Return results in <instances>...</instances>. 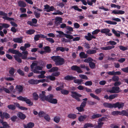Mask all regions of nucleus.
I'll return each mask as SVG.
<instances>
[{
    "instance_id": "34",
    "label": "nucleus",
    "mask_w": 128,
    "mask_h": 128,
    "mask_svg": "<svg viewBox=\"0 0 128 128\" xmlns=\"http://www.w3.org/2000/svg\"><path fill=\"white\" fill-rule=\"evenodd\" d=\"M70 8V9L73 8L75 10L78 11L79 12H81L82 10V9L78 8V6H72Z\"/></svg>"
},
{
    "instance_id": "33",
    "label": "nucleus",
    "mask_w": 128,
    "mask_h": 128,
    "mask_svg": "<svg viewBox=\"0 0 128 128\" xmlns=\"http://www.w3.org/2000/svg\"><path fill=\"white\" fill-rule=\"evenodd\" d=\"M34 123L32 122L29 123L27 124V126H24V128H32L34 126Z\"/></svg>"
},
{
    "instance_id": "8",
    "label": "nucleus",
    "mask_w": 128,
    "mask_h": 128,
    "mask_svg": "<svg viewBox=\"0 0 128 128\" xmlns=\"http://www.w3.org/2000/svg\"><path fill=\"white\" fill-rule=\"evenodd\" d=\"M71 96L73 98H74L78 101H80V98H78L82 96V95L76 92H71Z\"/></svg>"
},
{
    "instance_id": "50",
    "label": "nucleus",
    "mask_w": 128,
    "mask_h": 128,
    "mask_svg": "<svg viewBox=\"0 0 128 128\" xmlns=\"http://www.w3.org/2000/svg\"><path fill=\"white\" fill-rule=\"evenodd\" d=\"M112 79L114 81L116 82L119 80V78L118 76H115L112 77Z\"/></svg>"
},
{
    "instance_id": "44",
    "label": "nucleus",
    "mask_w": 128,
    "mask_h": 128,
    "mask_svg": "<svg viewBox=\"0 0 128 128\" xmlns=\"http://www.w3.org/2000/svg\"><path fill=\"white\" fill-rule=\"evenodd\" d=\"M117 96L118 95L117 94H114L110 95L109 96V100H111L112 99L117 97Z\"/></svg>"
},
{
    "instance_id": "35",
    "label": "nucleus",
    "mask_w": 128,
    "mask_h": 128,
    "mask_svg": "<svg viewBox=\"0 0 128 128\" xmlns=\"http://www.w3.org/2000/svg\"><path fill=\"white\" fill-rule=\"evenodd\" d=\"M68 117L70 118L74 119L76 118V115L74 114H70L68 115Z\"/></svg>"
},
{
    "instance_id": "22",
    "label": "nucleus",
    "mask_w": 128,
    "mask_h": 128,
    "mask_svg": "<svg viewBox=\"0 0 128 128\" xmlns=\"http://www.w3.org/2000/svg\"><path fill=\"white\" fill-rule=\"evenodd\" d=\"M87 117V116L86 115H84L83 116L81 115L78 117V120L80 122H83L84 120Z\"/></svg>"
},
{
    "instance_id": "64",
    "label": "nucleus",
    "mask_w": 128,
    "mask_h": 128,
    "mask_svg": "<svg viewBox=\"0 0 128 128\" xmlns=\"http://www.w3.org/2000/svg\"><path fill=\"white\" fill-rule=\"evenodd\" d=\"M92 59L90 57H89L85 59L84 60V62H88L90 61H92Z\"/></svg>"
},
{
    "instance_id": "46",
    "label": "nucleus",
    "mask_w": 128,
    "mask_h": 128,
    "mask_svg": "<svg viewBox=\"0 0 128 128\" xmlns=\"http://www.w3.org/2000/svg\"><path fill=\"white\" fill-rule=\"evenodd\" d=\"M35 32V30H30L26 31V32L27 34H33Z\"/></svg>"
},
{
    "instance_id": "29",
    "label": "nucleus",
    "mask_w": 128,
    "mask_h": 128,
    "mask_svg": "<svg viewBox=\"0 0 128 128\" xmlns=\"http://www.w3.org/2000/svg\"><path fill=\"white\" fill-rule=\"evenodd\" d=\"M22 53L23 55L22 54V58L23 59H26L27 58L28 55V52L27 51H23L22 52Z\"/></svg>"
},
{
    "instance_id": "7",
    "label": "nucleus",
    "mask_w": 128,
    "mask_h": 128,
    "mask_svg": "<svg viewBox=\"0 0 128 128\" xmlns=\"http://www.w3.org/2000/svg\"><path fill=\"white\" fill-rule=\"evenodd\" d=\"M120 88L118 86H113L112 87L111 90H108V92H109L112 93H116L120 92Z\"/></svg>"
},
{
    "instance_id": "9",
    "label": "nucleus",
    "mask_w": 128,
    "mask_h": 128,
    "mask_svg": "<svg viewBox=\"0 0 128 128\" xmlns=\"http://www.w3.org/2000/svg\"><path fill=\"white\" fill-rule=\"evenodd\" d=\"M110 30L107 28L103 29L101 30L100 32L102 33L105 34L106 35L108 36H110L112 35V34L109 32Z\"/></svg>"
},
{
    "instance_id": "39",
    "label": "nucleus",
    "mask_w": 128,
    "mask_h": 128,
    "mask_svg": "<svg viewBox=\"0 0 128 128\" xmlns=\"http://www.w3.org/2000/svg\"><path fill=\"white\" fill-rule=\"evenodd\" d=\"M34 14L36 18H38L40 16V14L39 11H34Z\"/></svg>"
},
{
    "instance_id": "20",
    "label": "nucleus",
    "mask_w": 128,
    "mask_h": 128,
    "mask_svg": "<svg viewBox=\"0 0 128 128\" xmlns=\"http://www.w3.org/2000/svg\"><path fill=\"white\" fill-rule=\"evenodd\" d=\"M18 6L20 7L24 8L26 6V3L21 0H20L18 2Z\"/></svg>"
},
{
    "instance_id": "12",
    "label": "nucleus",
    "mask_w": 128,
    "mask_h": 128,
    "mask_svg": "<svg viewBox=\"0 0 128 128\" xmlns=\"http://www.w3.org/2000/svg\"><path fill=\"white\" fill-rule=\"evenodd\" d=\"M71 69L72 70L76 71L77 72L79 73H81L82 72L80 67L76 65L73 66H72Z\"/></svg>"
},
{
    "instance_id": "36",
    "label": "nucleus",
    "mask_w": 128,
    "mask_h": 128,
    "mask_svg": "<svg viewBox=\"0 0 128 128\" xmlns=\"http://www.w3.org/2000/svg\"><path fill=\"white\" fill-rule=\"evenodd\" d=\"M74 83L78 84H82L83 82V80L82 79H76L74 80Z\"/></svg>"
},
{
    "instance_id": "37",
    "label": "nucleus",
    "mask_w": 128,
    "mask_h": 128,
    "mask_svg": "<svg viewBox=\"0 0 128 128\" xmlns=\"http://www.w3.org/2000/svg\"><path fill=\"white\" fill-rule=\"evenodd\" d=\"M32 97L34 100H37L38 99L39 97L38 94L34 92L32 94Z\"/></svg>"
},
{
    "instance_id": "10",
    "label": "nucleus",
    "mask_w": 128,
    "mask_h": 128,
    "mask_svg": "<svg viewBox=\"0 0 128 128\" xmlns=\"http://www.w3.org/2000/svg\"><path fill=\"white\" fill-rule=\"evenodd\" d=\"M114 108H122L124 106V103L118 102L113 104Z\"/></svg>"
},
{
    "instance_id": "40",
    "label": "nucleus",
    "mask_w": 128,
    "mask_h": 128,
    "mask_svg": "<svg viewBox=\"0 0 128 128\" xmlns=\"http://www.w3.org/2000/svg\"><path fill=\"white\" fill-rule=\"evenodd\" d=\"M104 22L107 23L108 24H116L117 23L116 22H112L110 20H105Z\"/></svg>"
},
{
    "instance_id": "59",
    "label": "nucleus",
    "mask_w": 128,
    "mask_h": 128,
    "mask_svg": "<svg viewBox=\"0 0 128 128\" xmlns=\"http://www.w3.org/2000/svg\"><path fill=\"white\" fill-rule=\"evenodd\" d=\"M79 76L80 78L83 79L87 80L88 79V78L87 76H86L84 74H80L79 75Z\"/></svg>"
},
{
    "instance_id": "2",
    "label": "nucleus",
    "mask_w": 128,
    "mask_h": 128,
    "mask_svg": "<svg viewBox=\"0 0 128 128\" xmlns=\"http://www.w3.org/2000/svg\"><path fill=\"white\" fill-rule=\"evenodd\" d=\"M32 71L34 73L38 74L40 73V71L38 70H41L42 69V67L38 66L37 64L35 63H32L30 65Z\"/></svg>"
},
{
    "instance_id": "16",
    "label": "nucleus",
    "mask_w": 128,
    "mask_h": 128,
    "mask_svg": "<svg viewBox=\"0 0 128 128\" xmlns=\"http://www.w3.org/2000/svg\"><path fill=\"white\" fill-rule=\"evenodd\" d=\"M0 122L3 126H0V128H8L10 127L7 123L6 122L3 121L2 120H0Z\"/></svg>"
},
{
    "instance_id": "32",
    "label": "nucleus",
    "mask_w": 128,
    "mask_h": 128,
    "mask_svg": "<svg viewBox=\"0 0 128 128\" xmlns=\"http://www.w3.org/2000/svg\"><path fill=\"white\" fill-rule=\"evenodd\" d=\"M16 89L17 91L20 92L22 91L23 88L21 86L17 85L16 87Z\"/></svg>"
},
{
    "instance_id": "47",
    "label": "nucleus",
    "mask_w": 128,
    "mask_h": 128,
    "mask_svg": "<svg viewBox=\"0 0 128 128\" xmlns=\"http://www.w3.org/2000/svg\"><path fill=\"white\" fill-rule=\"evenodd\" d=\"M60 120V117L57 116H55L54 119V121L56 123H58Z\"/></svg>"
},
{
    "instance_id": "15",
    "label": "nucleus",
    "mask_w": 128,
    "mask_h": 128,
    "mask_svg": "<svg viewBox=\"0 0 128 128\" xmlns=\"http://www.w3.org/2000/svg\"><path fill=\"white\" fill-rule=\"evenodd\" d=\"M0 116L2 119L4 118V117L6 118H9L10 117V115L8 114L6 112L2 113L0 111Z\"/></svg>"
},
{
    "instance_id": "56",
    "label": "nucleus",
    "mask_w": 128,
    "mask_h": 128,
    "mask_svg": "<svg viewBox=\"0 0 128 128\" xmlns=\"http://www.w3.org/2000/svg\"><path fill=\"white\" fill-rule=\"evenodd\" d=\"M14 57L15 58V60L17 61L18 62H22V60L20 57H17L16 55H14Z\"/></svg>"
},
{
    "instance_id": "63",
    "label": "nucleus",
    "mask_w": 128,
    "mask_h": 128,
    "mask_svg": "<svg viewBox=\"0 0 128 128\" xmlns=\"http://www.w3.org/2000/svg\"><path fill=\"white\" fill-rule=\"evenodd\" d=\"M89 66L91 68H94L95 66V64L93 62H90L89 63Z\"/></svg>"
},
{
    "instance_id": "45",
    "label": "nucleus",
    "mask_w": 128,
    "mask_h": 128,
    "mask_svg": "<svg viewBox=\"0 0 128 128\" xmlns=\"http://www.w3.org/2000/svg\"><path fill=\"white\" fill-rule=\"evenodd\" d=\"M56 51L60 50L62 52H64L65 51V49L62 47H58L56 48Z\"/></svg>"
},
{
    "instance_id": "11",
    "label": "nucleus",
    "mask_w": 128,
    "mask_h": 128,
    "mask_svg": "<svg viewBox=\"0 0 128 128\" xmlns=\"http://www.w3.org/2000/svg\"><path fill=\"white\" fill-rule=\"evenodd\" d=\"M45 92L42 91L39 95L40 98L43 100H46L47 101V99L48 97V95L47 96H45Z\"/></svg>"
},
{
    "instance_id": "62",
    "label": "nucleus",
    "mask_w": 128,
    "mask_h": 128,
    "mask_svg": "<svg viewBox=\"0 0 128 128\" xmlns=\"http://www.w3.org/2000/svg\"><path fill=\"white\" fill-rule=\"evenodd\" d=\"M46 40L52 43H54V40L52 38H46Z\"/></svg>"
},
{
    "instance_id": "14",
    "label": "nucleus",
    "mask_w": 128,
    "mask_h": 128,
    "mask_svg": "<svg viewBox=\"0 0 128 128\" xmlns=\"http://www.w3.org/2000/svg\"><path fill=\"white\" fill-rule=\"evenodd\" d=\"M44 9L46 10V11L47 12H50L53 11L54 9V7L53 6H50L48 5H46L44 6Z\"/></svg>"
},
{
    "instance_id": "25",
    "label": "nucleus",
    "mask_w": 128,
    "mask_h": 128,
    "mask_svg": "<svg viewBox=\"0 0 128 128\" xmlns=\"http://www.w3.org/2000/svg\"><path fill=\"white\" fill-rule=\"evenodd\" d=\"M64 79L67 80H72L76 79V78L72 76L67 75L64 77Z\"/></svg>"
},
{
    "instance_id": "41",
    "label": "nucleus",
    "mask_w": 128,
    "mask_h": 128,
    "mask_svg": "<svg viewBox=\"0 0 128 128\" xmlns=\"http://www.w3.org/2000/svg\"><path fill=\"white\" fill-rule=\"evenodd\" d=\"M101 114H94L91 116V118L95 119L98 118L102 116Z\"/></svg>"
},
{
    "instance_id": "27",
    "label": "nucleus",
    "mask_w": 128,
    "mask_h": 128,
    "mask_svg": "<svg viewBox=\"0 0 128 128\" xmlns=\"http://www.w3.org/2000/svg\"><path fill=\"white\" fill-rule=\"evenodd\" d=\"M28 82L30 84H38L37 80L31 79L28 81Z\"/></svg>"
},
{
    "instance_id": "54",
    "label": "nucleus",
    "mask_w": 128,
    "mask_h": 128,
    "mask_svg": "<svg viewBox=\"0 0 128 128\" xmlns=\"http://www.w3.org/2000/svg\"><path fill=\"white\" fill-rule=\"evenodd\" d=\"M46 52H50L51 50L50 47L48 46H46L44 49Z\"/></svg>"
},
{
    "instance_id": "28",
    "label": "nucleus",
    "mask_w": 128,
    "mask_h": 128,
    "mask_svg": "<svg viewBox=\"0 0 128 128\" xmlns=\"http://www.w3.org/2000/svg\"><path fill=\"white\" fill-rule=\"evenodd\" d=\"M79 56L80 58H86L88 56V55L86 54H85L84 52H81L79 54Z\"/></svg>"
},
{
    "instance_id": "48",
    "label": "nucleus",
    "mask_w": 128,
    "mask_h": 128,
    "mask_svg": "<svg viewBox=\"0 0 128 128\" xmlns=\"http://www.w3.org/2000/svg\"><path fill=\"white\" fill-rule=\"evenodd\" d=\"M9 74L11 76H12L14 73V69L13 68H10V70L9 71Z\"/></svg>"
},
{
    "instance_id": "4",
    "label": "nucleus",
    "mask_w": 128,
    "mask_h": 128,
    "mask_svg": "<svg viewBox=\"0 0 128 128\" xmlns=\"http://www.w3.org/2000/svg\"><path fill=\"white\" fill-rule=\"evenodd\" d=\"M17 98L18 100L25 102L27 104H28L29 106H32L33 104V102L31 101L30 100L26 97H23L22 96H20L17 97Z\"/></svg>"
},
{
    "instance_id": "3",
    "label": "nucleus",
    "mask_w": 128,
    "mask_h": 128,
    "mask_svg": "<svg viewBox=\"0 0 128 128\" xmlns=\"http://www.w3.org/2000/svg\"><path fill=\"white\" fill-rule=\"evenodd\" d=\"M56 32L60 34L64 35L67 38L70 39H72V41H78L80 39V37H76L73 38V37L72 35L64 34L63 32L62 31H56Z\"/></svg>"
},
{
    "instance_id": "18",
    "label": "nucleus",
    "mask_w": 128,
    "mask_h": 128,
    "mask_svg": "<svg viewBox=\"0 0 128 128\" xmlns=\"http://www.w3.org/2000/svg\"><path fill=\"white\" fill-rule=\"evenodd\" d=\"M22 37H21L19 38H14L13 40L15 42L19 43H21L23 42Z\"/></svg>"
},
{
    "instance_id": "30",
    "label": "nucleus",
    "mask_w": 128,
    "mask_h": 128,
    "mask_svg": "<svg viewBox=\"0 0 128 128\" xmlns=\"http://www.w3.org/2000/svg\"><path fill=\"white\" fill-rule=\"evenodd\" d=\"M83 100H84V101L81 104L80 106L84 108L86 106L88 99L86 98L83 99Z\"/></svg>"
},
{
    "instance_id": "53",
    "label": "nucleus",
    "mask_w": 128,
    "mask_h": 128,
    "mask_svg": "<svg viewBox=\"0 0 128 128\" xmlns=\"http://www.w3.org/2000/svg\"><path fill=\"white\" fill-rule=\"evenodd\" d=\"M61 93L63 94L66 95L68 94L69 92L68 90H67L63 89L61 90Z\"/></svg>"
},
{
    "instance_id": "57",
    "label": "nucleus",
    "mask_w": 128,
    "mask_h": 128,
    "mask_svg": "<svg viewBox=\"0 0 128 128\" xmlns=\"http://www.w3.org/2000/svg\"><path fill=\"white\" fill-rule=\"evenodd\" d=\"M8 108L12 110H14L16 108L15 106L14 105H10L8 106Z\"/></svg>"
},
{
    "instance_id": "6",
    "label": "nucleus",
    "mask_w": 128,
    "mask_h": 128,
    "mask_svg": "<svg viewBox=\"0 0 128 128\" xmlns=\"http://www.w3.org/2000/svg\"><path fill=\"white\" fill-rule=\"evenodd\" d=\"M104 118H102L98 119L97 121L98 124L97 125H94V128H101L104 124V123L102 122L104 120Z\"/></svg>"
},
{
    "instance_id": "49",
    "label": "nucleus",
    "mask_w": 128,
    "mask_h": 128,
    "mask_svg": "<svg viewBox=\"0 0 128 128\" xmlns=\"http://www.w3.org/2000/svg\"><path fill=\"white\" fill-rule=\"evenodd\" d=\"M46 78L48 79H50L51 80H54L55 79V78L52 75H51L48 76H46Z\"/></svg>"
},
{
    "instance_id": "23",
    "label": "nucleus",
    "mask_w": 128,
    "mask_h": 128,
    "mask_svg": "<svg viewBox=\"0 0 128 128\" xmlns=\"http://www.w3.org/2000/svg\"><path fill=\"white\" fill-rule=\"evenodd\" d=\"M114 47L115 46H109L105 47H101L100 49L102 50H110L114 48Z\"/></svg>"
},
{
    "instance_id": "58",
    "label": "nucleus",
    "mask_w": 128,
    "mask_h": 128,
    "mask_svg": "<svg viewBox=\"0 0 128 128\" xmlns=\"http://www.w3.org/2000/svg\"><path fill=\"white\" fill-rule=\"evenodd\" d=\"M58 68L57 67H54L50 70L49 72H53L56 71L58 70Z\"/></svg>"
},
{
    "instance_id": "21",
    "label": "nucleus",
    "mask_w": 128,
    "mask_h": 128,
    "mask_svg": "<svg viewBox=\"0 0 128 128\" xmlns=\"http://www.w3.org/2000/svg\"><path fill=\"white\" fill-rule=\"evenodd\" d=\"M98 50V49L97 48H96L95 50H88L86 51V53L87 54H96V50Z\"/></svg>"
},
{
    "instance_id": "55",
    "label": "nucleus",
    "mask_w": 128,
    "mask_h": 128,
    "mask_svg": "<svg viewBox=\"0 0 128 128\" xmlns=\"http://www.w3.org/2000/svg\"><path fill=\"white\" fill-rule=\"evenodd\" d=\"M52 14L54 15H62L63 14V13L62 12H61L58 10L56 11L55 12H54L52 13Z\"/></svg>"
},
{
    "instance_id": "38",
    "label": "nucleus",
    "mask_w": 128,
    "mask_h": 128,
    "mask_svg": "<svg viewBox=\"0 0 128 128\" xmlns=\"http://www.w3.org/2000/svg\"><path fill=\"white\" fill-rule=\"evenodd\" d=\"M17 52V50L13 48H9L8 50V52H10L13 54H15Z\"/></svg>"
},
{
    "instance_id": "61",
    "label": "nucleus",
    "mask_w": 128,
    "mask_h": 128,
    "mask_svg": "<svg viewBox=\"0 0 128 128\" xmlns=\"http://www.w3.org/2000/svg\"><path fill=\"white\" fill-rule=\"evenodd\" d=\"M120 112L118 111H114L112 113V114L113 115H116L118 114L120 115Z\"/></svg>"
},
{
    "instance_id": "19",
    "label": "nucleus",
    "mask_w": 128,
    "mask_h": 128,
    "mask_svg": "<svg viewBox=\"0 0 128 128\" xmlns=\"http://www.w3.org/2000/svg\"><path fill=\"white\" fill-rule=\"evenodd\" d=\"M0 30H2L3 28H9L10 25L6 23H0Z\"/></svg>"
},
{
    "instance_id": "60",
    "label": "nucleus",
    "mask_w": 128,
    "mask_h": 128,
    "mask_svg": "<svg viewBox=\"0 0 128 128\" xmlns=\"http://www.w3.org/2000/svg\"><path fill=\"white\" fill-rule=\"evenodd\" d=\"M45 82H47L48 81L47 80H46L45 79H42L40 80H37L38 84H39L40 82L43 83Z\"/></svg>"
},
{
    "instance_id": "1",
    "label": "nucleus",
    "mask_w": 128,
    "mask_h": 128,
    "mask_svg": "<svg viewBox=\"0 0 128 128\" xmlns=\"http://www.w3.org/2000/svg\"><path fill=\"white\" fill-rule=\"evenodd\" d=\"M51 58L55 62L56 64L57 65H61L64 64V59L59 56H54L51 57Z\"/></svg>"
},
{
    "instance_id": "26",
    "label": "nucleus",
    "mask_w": 128,
    "mask_h": 128,
    "mask_svg": "<svg viewBox=\"0 0 128 128\" xmlns=\"http://www.w3.org/2000/svg\"><path fill=\"white\" fill-rule=\"evenodd\" d=\"M103 105L104 106L107 108H114L113 104H112L110 103L105 102L104 104Z\"/></svg>"
},
{
    "instance_id": "24",
    "label": "nucleus",
    "mask_w": 128,
    "mask_h": 128,
    "mask_svg": "<svg viewBox=\"0 0 128 128\" xmlns=\"http://www.w3.org/2000/svg\"><path fill=\"white\" fill-rule=\"evenodd\" d=\"M112 32L117 37H120V33H122L121 32H120L118 31H116L114 29H112Z\"/></svg>"
},
{
    "instance_id": "17",
    "label": "nucleus",
    "mask_w": 128,
    "mask_h": 128,
    "mask_svg": "<svg viewBox=\"0 0 128 128\" xmlns=\"http://www.w3.org/2000/svg\"><path fill=\"white\" fill-rule=\"evenodd\" d=\"M125 13V12L122 10H114L112 11V14H122Z\"/></svg>"
},
{
    "instance_id": "43",
    "label": "nucleus",
    "mask_w": 128,
    "mask_h": 128,
    "mask_svg": "<svg viewBox=\"0 0 128 128\" xmlns=\"http://www.w3.org/2000/svg\"><path fill=\"white\" fill-rule=\"evenodd\" d=\"M0 15L3 16H4L2 17V18L4 19L5 20L6 18V17L8 16V14L2 11H0Z\"/></svg>"
},
{
    "instance_id": "52",
    "label": "nucleus",
    "mask_w": 128,
    "mask_h": 128,
    "mask_svg": "<svg viewBox=\"0 0 128 128\" xmlns=\"http://www.w3.org/2000/svg\"><path fill=\"white\" fill-rule=\"evenodd\" d=\"M122 114L126 116H128V112L126 110H123L122 112H120V115H121Z\"/></svg>"
},
{
    "instance_id": "42",
    "label": "nucleus",
    "mask_w": 128,
    "mask_h": 128,
    "mask_svg": "<svg viewBox=\"0 0 128 128\" xmlns=\"http://www.w3.org/2000/svg\"><path fill=\"white\" fill-rule=\"evenodd\" d=\"M94 126L91 124L87 123L85 124L84 126V128H87L89 127H94Z\"/></svg>"
},
{
    "instance_id": "51",
    "label": "nucleus",
    "mask_w": 128,
    "mask_h": 128,
    "mask_svg": "<svg viewBox=\"0 0 128 128\" xmlns=\"http://www.w3.org/2000/svg\"><path fill=\"white\" fill-rule=\"evenodd\" d=\"M76 109L78 111V112H84V108L80 106L76 107Z\"/></svg>"
},
{
    "instance_id": "5",
    "label": "nucleus",
    "mask_w": 128,
    "mask_h": 128,
    "mask_svg": "<svg viewBox=\"0 0 128 128\" xmlns=\"http://www.w3.org/2000/svg\"><path fill=\"white\" fill-rule=\"evenodd\" d=\"M54 95L52 94H50L48 95V97L47 99V101L48 102L53 104H57V100L56 98H53Z\"/></svg>"
},
{
    "instance_id": "31",
    "label": "nucleus",
    "mask_w": 128,
    "mask_h": 128,
    "mask_svg": "<svg viewBox=\"0 0 128 128\" xmlns=\"http://www.w3.org/2000/svg\"><path fill=\"white\" fill-rule=\"evenodd\" d=\"M17 115L22 120L24 119L26 117L25 115L21 112H19Z\"/></svg>"
},
{
    "instance_id": "13",
    "label": "nucleus",
    "mask_w": 128,
    "mask_h": 128,
    "mask_svg": "<svg viewBox=\"0 0 128 128\" xmlns=\"http://www.w3.org/2000/svg\"><path fill=\"white\" fill-rule=\"evenodd\" d=\"M85 38L88 41L91 40L92 38H95V36L93 35H92L90 32H88L87 35L85 36Z\"/></svg>"
}]
</instances>
